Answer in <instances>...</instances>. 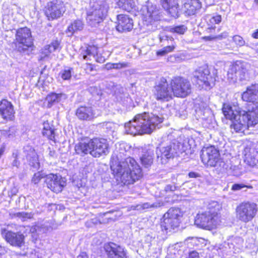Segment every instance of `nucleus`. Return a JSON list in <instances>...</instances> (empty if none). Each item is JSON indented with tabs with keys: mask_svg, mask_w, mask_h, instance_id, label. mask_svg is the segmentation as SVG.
<instances>
[{
	"mask_svg": "<svg viewBox=\"0 0 258 258\" xmlns=\"http://www.w3.org/2000/svg\"><path fill=\"white\" fill-rule=\"evenodd\" d=\"M43 130L42 131H48L50 130H54V126L52 125H50L48 121H44L43 124Z\"/></svg>",
	"mask_w": 258,
	"mask_h": 258,
	"instance_id": "864d4df0",
	"label": "nucleus"
},
{
	"mask_svg": "<svg viewBox=\"0 0 258 258\" xmlns=\"http://www.w3.org/2000/svg\"><path fill=\"white\" fill-rule=\"evenodd\" d=\"M77 258H88V256L85 252H82L77 256Z\"/></svg>",
	"mask_w": 258,
	"mask_h": 258,
	"instance_id": "774afa93",
	"label": "nucleus"
},
{
	"mask_svg": "<svg viewBox=\"0 0 258 258\" xmlns=\"http://www.w3.org/2000/svg\"><path fill=\"white\" fill-rule=\"evenodd\" d=\"M49 151L48 155L50 157L55 158L57 157L56 152L54 150L51 149L50 147L48 148Z\"/></svg>",
	"mask_w": 258,
	"mask_h": 258,
	"instance_id": "4d7b16f0",
	"label": "nucleus"
},
{
	"mask_svg": "<svg viewBox=\"0 0 258 258\" xmlns=\"http://www.w3.org/2000/svg\"><path fill=\"white\" fill-rule=\"evenodd\" d=\"M251 37L254 39H258V29L251 34Z\"/></svg>",
	"mask_w": 258,
	"mask_h": 258,
	"instance_id": "69168bd1",
	"label": "nucleus"
},
{
	"mask_svg": "<svg viewBox=\"0 0 258 258\" xmlns=\"http://www.w3.org/2000/svg\"><path fill=\"white\" fill-rule=\"evenodd\" d=\"M84 23L81 20L78 19L74 21L68 27L67 33L73 35L76 31H81L83 29Z\"/></svg>",
	"mask_w": 258,
	"mask_h": 258,
	"instance_id": "2f4dec72",
	"label": "nucleus"
},
{
	"mask_svg": "<svg viewBox=\"0 0 258 258\" xmlns=\"http://www.w3.org/2000/svg\"><path fill=\"white\" fill-rule=\"evenodd\" d=\"M242 99L243 101L246 102H250L254 101L252 95L248 87H247L246 90L242 93Z\"/></svg>",
	"mask_w": 258,
	"mask_h": 258,
	"instance_id": "37998d69",
	"label": "nucleus"
},
{
	"mask_svg": "<svg viewBox=\"0 0 258 258\" xmlns=\"http://www.w3.org/2000/svg\"><path fill=\"white\" fill-rule=\"evenodd\" d=\"M202 162L211 167L220 166L222 163L219 151L214 147H204L201 152Z\"/></svg>",
	"mask_w": 258,
	"mask_h": 258,
	"instance_id": "ddd939ff",
	"label": "nucleus"
},
{
	"mask_svg": "<svg viewBox=\"0 0 258 258\" xmlns=\"http://www.w3.org/2000/svg\"><path fill=\"white\" fill-rule=\"evenodd\" d=\"M154 98L161 102L168 101L172 98V91L171 86L169 87L166 79L161 78L158 84L154 86L153 89Z\"/></svg>",
	"mask_w": 258,
	"mask_h": 258,
	"instance_id": "4468645a",
	"label": "nucleus"
},
{
	"mask_svg": "<svg viewBox=\"0 0 258 258\" xmlns=\"http://www.w3.org/2000/svg\"><path fill=\"white\" fill-rule=\"evenodd\" d=\"M154 155V150L150 148L148 149L143 154L141 157V161L145 167L148 168L152 164Z\"/></svg>",
	"mask_w": 258,
	"mask_h": 258,
	"instance_id": "c85d7f7f",
	"label": "nucleus"
},
{
	"mask_svg": "<svg viewBox=\"0 0 258 258\" xmlns=\"http://www.w3.org/2000/svg\"><path fill=\"white\" fill-rule=\"evenodd\" d=\"M152 207H157L154 204H150L149 203H145L143 204H139L136 206H132L131 208L134 210H142Z\"/></svg>",
	"mask_w": 258,
	"mask_h": 258,
	"instance_id": "79ce46f5",
	"label": "nucleus"
},
{
	"mask_svg": "<svg viewBox=\"0 0 258 258\" xmlns=\"http://www.w3.org/2000/svg\"><path fill=\"white\" fill-rule=\"evenodd\" d=\"M67 98V95L63 93H51L48 94L46 98L48 102V106L51 107L53 104L58 103Z\"/></svg>",
	"mask_w": 258,
	"mask_h": 258,
	"instance_id": "c756f323",
	"label": "nucleus"
},
{
	"mask_svg": "<svg viewBox=\"0 0 258 258\" xmlns=\"http://www.w3.org/2000/svg\"><path fill=\"white\" fill-rule=\"evenodd\" d=\"M178 189V187L174 184H167L164 187V190L166 192L174 191Z\"/></svg>",
	"mask_w": 258,
	"mask_h": 258,
	"instance_id": "8fccbe9b",
	"label": "nucleus"
},
{
	"mask_svg": "<svg viewBox=\"0 0 258 258\" xmlns=\"http://www.w3.org/2000/svg\"><path fill=\"white\" fill-rule=\"evenodd\" d=\"M97 48L93 46H89L84 50H82L81 55L85 60H90L91 57H95L97 53Z\"/></svg>",
	"mask_w": 258,
	"mask_h": 258,
	"instance_id": "72a5a7b5",
	"label": "nucleus"
},
{
	"mask_svg": "<svg viewBox=\"0 0 258 258\" xmlns=\"http://www.w3.org/2000/svg\"><path fill=\"white\" fill-rule=\"evenodd\" d=\"M13 217L18 218L22 221H27L33 217V215L31 213L25 212H17L12 214Z\"/></svg>",
	"mask_w": 258,
	"mask_h": 258,
	"instance_id": "58836bf2",
	"label": "nucleus"
},
{
	"mask_svg": "<svg viewBox=\"0 0 258 258\" xmlns=\"http://www.w3.org/2000/svg\"><path fill=\"white\" fill-rule=\"evenodd\" d=\"M75 150L76 153L81 156L89 153L95 158L106 155L109 153L107 141L103 138H94L88 143H79L75 146Z\"/></svg>",
	"mask_w": 258,
	"mask_h": 258,
	"instance_id": "20e7f679",
	"label": "nucleus"
},
{
	"mask_svg": "<svg viewBox=\"0 0 258 258\" xmlns=\"http://www.w3.org/2000/svg\"><path fill=\"white\" fill-rule=\"evenodd\" d=\"M233 41L235 43L237 46L241 47L244 45L245 41L243 38L238 35H235L232 37Z\"/></svg>",
	"mask_w": 258,
	"mask_h": 258,
	"instance_id": "a18cd8bd",
	"label": "nucleus"
},
{
	"mask_svg": "<svg viewBox=\"0 0 258 258\" xmlns=\"http://www.w3.org/2000/svg\"><path fill=\"white\" fill-rule=\"evenodd\" d=\"M197 113L201 118L204 120L211 119L213 116L212 110L208 107L203 109L200 108L197 111Z\"/></svg>",
	"mask_w": 258,
	"mask_h": 258,
	"instance_id": "c9c22d12",
	"label": "nucleus"
},
{
	"mask_svg": "<svg viewBox=\"0 0 258 258\" xmlns=\"http://www.w3.org/2000/svg\"><path fill=\"white\" fill-rule=\"evenodd\" d=\"M250 86L252 89L251 91H253L254 94H258V84H252ZM257 100H258V96H257Z\"/></svg>",
	"mask_w": 258,
	"mask_h": 258,
	"instance_id": "052dcab7",
	"label": "nucleus"
},
{
	"mask_svg": "<svg viewBox=\"0 0 258 258\" xmlns=\"http://www.w3.org/2000/svg\"><path fill=\"white\" fill-rule=\"evenodd\" d=\"M24 152L27 160L29 162V164L34 168L38 167L39 166L38 158L34 149L31 147H27L24 148Z\"/></svg>",
	"mask_w": 258,
	"mask_h": 258,
	"instance_id": "bb28decb",
	"label": "nucleus"
},
{
	"mask_svg": "<svg viewBox=\"0 0 258 258\" xmlns=\"http://www.w3.org/2000/svg\"><path fill=\"white\" fill-rule=\"evenodd\" d=\"M224 115L231 118L234 111L242 114V117L248 119L249 124L255 125L258 123V103L250 102L247 105V111L241 109L237 105L231 106L224 104L222 109Z\"/></svg>",
	"mask_w": 258,
	"mask_h": 258,
	"instance_id": "39448f33",
	"label": "nucleus"
},
{
	"mask_svg": "<svg viewBox=\"0 0 258 258\" xmlns=\"http://www.w3.org/2000/svg\"><path fill=\"white\" fill-rule=\"evenodd\" d=\"M17 128L15 126L10 127L8 129L2 130V134L6 137L11 138L14 137L17 132Z\"/></svg>",
	"mask_w": 258,
	"mask_h": 258,
	"instance_id": "ea45409f",
	"label": "nucleus"
},
{
	"mask_svg": "<svg viewBox=\"0 0 258 258\" xmlns=\"http://www.w3.org/2000/svg\"><path fill=\"white\" fill-rule=\"evenodd\" d=\"M16 40L17 43L18 50L20 52H25L33 45L30 30L27 27L17 30L16 34Z\"/></svg>",
	"mask_w": 258,
	"mask_h": 258,
	"instance_id": "2eb2a0df",
	"label": "nucleus"
},
{
	"mask_svg": "<svg viewBox=\"0 0 258 258\" xmlns=\"http://www.w3.org/2000/svg\"><path fill=\"white\" fill-rule=\"evenodd\" d=\"M194 80L196 85L201 89H210L215 81L210 75V71L207 66L199 68L194 73Z\"/></svg>",
	"mask_w": 258,
	"mask_h": 258,
	"instance_id": "9b49d317",
	"label": "nucleus"
},
{
	"mask_svg": "<svg viewBox=\"0 0 258 258\" xmlns=\"http://www.w3.org/2000/svg\"><path fill=\"white\" fill-rule=\"evenodd\" d=\"M181 147L182 145L180 143L170 142L157 147L156 151L157 162L162 164L167 163L169 159L182 152Z\"/></svg>",
	"mask_w": 258,
	"mask_h": 258,
	"instance_id": "0eeeda50",
	"label": "nucleus"
},
{
	"mask_svg": "<svg viewBox=\"0 0 258 258\" xmlns=\"http://www.w3.org/2000/svg\"><path fill=\"white\" fill-rule=\"evenodd\" d=\"M43 177V175L40 172H38L34 174L32 179V181L34 183L36 184L38 183L39 181L41 180V179Z\"/></svg>",
	"mask_w": 258,
	"mask_h": 258,
	"instance_id": "09e8293b",
	"label": "nucleus"
},
{
	"mask_svg": "<svg viewBox=\"0 0 258 258\" xmlns=\"http://www.w3.org/2000/svg\"><path fill=\"white\" fill-rule=\"evenodd\" d=\"M102 126L108 132H112L113 131L114 129L115 124L112 122H106L102 123Z\"/></svg>",
	"mask_w": 258,
	"mask_h": 258,
	"instance_id": "de8ad7c7",
	"label": "nucleus"
},
{
	"mask_svg": "<svg viewBox=\"0 0 258 258\" xmlns=\"http://www.w3.org/2000/svg\"><path fill=\"white\" fill-rule=\"evenodd\" d=\"M45 182L48 188L56 193L61 191L66 185L64 178L60 175L54 174L46 175Z\"/></svg>",
	"mask_w": 258,
	"mask_h": 258,
	"instance_id": "aec40b11",
	"label": "nucleus"
},
{
	"mask_svg": "<svg viewBox=\"0 0 258 258\" xmlns=\"http://www.w3.org/2000/svg\"><path fill=\"white\" fill-rule=\"evenodd\" d=\"M220 208L218 202H211L207 211L197 214L195 221V224L200 228L207 230L216 228L221 222L219 214Z\"/></svg>",
	"mask_w": 258,
	"mask_h": 258,
	"instance_id": "7ed1b4c3",
	"label": "nucleus"
},
{
	"mask_svg": "<svg viewBox=\"0 0 258 258\" xmlns=\"http://www.w3.org/2000/svg\"><path fill=\"white\" fill-rule=\"evenodd\" d=\"M63 3L59 0H53L47 3L45 14L48 19L60 17L66 11Z\"/></svg>",
	"mask_w": 258,
	"mask_h": 258,
	"instance_id": "6ab92c4d",
	"label": "nucleus"
},
{
	"mask_svg": "<svg viewBox=\"0 0 258 258\" xmlns=\"http://www.w3.org/2000/svg\"><path fill=\"white\" fill-rule=\"evenodd\" d=\"M172 94L178 97L184 98L191 91V86L189 80L181 77H174L170 82Z\"/></svg>",
	"mask_w": 258,
	"mask_h": 258,
	"instance_id": "1a4fd4ad",
	"label": "nucleus"
},
{
	"mask_svg": "<svg viewBox=\"0 0 258 258\" xmlns=\"http://www.w3.org/2000/svg\"><path fill=\"white\" fill-rule=\"evenodd\" d=\"M54 130L48 131H42V135L43 136L47 137L49 140L55 141V133Z\"/></svg>",
	"mask_w": 258,
	"mask_h": 258,
	"instance_id": "49530a36",
	"label": "nucleus"
},
{
	"mask_svg": "<svg viewBox=\"0 0 258 258\" xmlns=\"http://www.w3.org/2000/svg\"><path fill=\"white\" fill-rule=\"evenodd\" d=\"M187 258H199V253L196 251H192L189 253Z\"/></svg>",
	"mask_w": 258,
	"mask_h": 258,
	"instance_id": "bf43d9fd",
	"label": "nucleus"
},
{
	"mask_svg": "<svg viewBox=\"0 0 258 258\" xmlns=\"http://www.w3.org/2000/svg\"><path fill=\"white\" fill-rule=\"evenodd\" d=\"M15 110L12 103L6 99L0 101V116L6 120H12Z\"/></svg>",
	"mask_w": 258,
	"mask_h": 258,
	"instance_id": "4be33fe9",
	"label": "nucleus"
},
{
	"mask_svg": "<svg viewBox=\"0 0 258 258\" xmlns=\"http://www.w3.org/2000/svg\"><path fill=\"white\" fill-rule=\"evenodd\" d=\"M94 57L95 58L96 61L99 63H103L105 60V58L104 56H101L100 54H98L97 52Z\"/></svg>",
	"mask_w": 258,
	"mask_h": 258,
	"instance_id": "6e6d98bb",
	"label": "nucleus"
},
{
	"mask_svg": "<svg viewBox=\"0 0 258 258\" xmlns=\"http://www.w3.org/2000/svg\"><path fill=\"white\" fill-rule=\"evenodd\" d=\"M234 113L231 118H229L224 115L225 117L231 120L230 128L231 130H233L236 133H243L246 129L249 127H253L254 125L249 124L248 119L242 117V114L233 111Z\"/></svg>",
	"mask_w": 258,
	"mask_h": 258,
	"instance_id": "f3484780",
	"label": "nucleus"
},
{
	"mask_svg": "<svg viewBox=\"0 0 258 258\" xmlns=\"http://www.w3.org/2000/svg\"><path fill=\"white\" fill-rule=\"evenodd\" d=\"M258 211L257 206L251 202H243L236 208V218L239 221L247 223L251 221Z\"/></svg>",
	"mask_w": 258,
	"mask_h": 258,
	"instance_id": "9d476101",
	"label": "nucleus"
},
{
	"mask_svg": "<svg viewBox=\"0 0 258 258\" xmlns=\"http://www.w3.org/2000/svg\"><path fill=\"white\" fill-rule=\"evenodd\" d=\"M187 30V27L185 25H182L170 28L169 31L171 33H175L182 35Z\"/></svg>",
	"mask_w": 258,
	"mask_h": 258,
	"instance_id": "a19ab883",
	"label": "nucleus"
},
{
	"mask_svg": "<svg viewBox=\"0 0 258 258\" xmlns=\"http://www.w3.org/2000/svg\"><path fill=\"white\" fill-rule=\"evenodd\" d=\"M244 161L248 165L253 167L258 161V152L253 148L246 147L243 152Z\"/></svg>",
	"mask_w": 258,
	"mask_h": 258,
	"instance_id": "393cba45",
	"label": "nucleus"
},
{
	"mask_svg": "<svg viewBox=\"0 0 258 258\" xmlns=\"http://www.w3.org/2000/svg\"><path fill=\"white\" fill-rule=\"evenodd\" d=\"M215 28H216L215 26H214V27L211 26V27L208 28L206 30V31H207V33H212L213 32V31H215Z\"/></svg>",
	"mask_w": 258,
	"mask_h": 258,
	"instance_id": "0e129e2a",
	"label": "nucleus"
},
{
	"mask_svg": "<svg viewBox=\"0 0 258 258\" xmlns=\"http://www.w3.org/2000/svg\"><path fill=\"white\" fill-rule=\"evenodd\" d=\"M156 54L158 56H164L166 54V53H165V51L163 48L162 49L157 51Z\"/></svg>",
	"mask_w": 258,
	"mask_h": 258,
	"instance_id": "e2e57ef3",
	"label": "nucleus"
},
{
	"mask_svg": "<svg viewBox=\"0 0 258 258\" xmlns=\"http://www.w3.org/2000/svg\"><path fill=\"white\" fill-rule=\"evenodd\" d=\"M164 112L163 108L157 107L152 113L145 112L137 114L132 120L125 123L126 133L133 136L151 134L163 122Z\"/></svg>",
	"mask_w": 258,
	"mask_h": 258,
	"instance_id": "f257e3e1",
	"label": "nucleus"
},
{
	"mask_svg": "<svg viewBox=\"0 0 258 258\" xmlns=\"http://www.w3.org/2000/svg\"><path fill=\"white\" fill-rule=\"evenodd\" d=\"M18 11H19V8L16 6H14L11 9L8 10V16H11V17L13 18L15 12L18 13Z\"/></svg>",
	"mask_w": 258,
	"mask_h": 258,
	"instance_id": "603ef678",
	"label": "nucleus"
},
{
	"mask_svg": "<svg viewBox=\"0 0 258 258\" xmlns=\"http://www.w3.org/2000/svg\"><path fill=\"white\" fill-rule=\"evenodd\" d=\"M108 6L106 4L97 5L87 14V21L92 27H96L107 15Z\"/></svg>",
	"mask_w": 258,
	"mask_h": 258,
	"instance_id": "dca6fc26",
	"label": "nucleus"
},
{
	"mask_svg": "<svg viewBox=\"0 0 258 258\" xmlns=\"http://www.w3.org/2000/svg\"><path fill=\"white\" fill-rule=\"evenodd\" d=\"M188 176L189 177V178H196L198 177H200L201 176L200 174L198 173L195 172H190L188 174Z\"/></svg>",
	"mask_w": 258,
	"mask_h": 258,
	"instance_id": "680f3d73",
	"label": "nucleus"
},
{
	"mask_svg": "<svg viewBox=\"0 0 258 258\" xmlns=\"http://www.w3.org/2000/svg\"><path fill=\"white\" fill-rule=\"evenodd\" d=\"M37 228H38V226H32L30 228L29 230H30V232H31L32 233H34L37 231Z\"/></svg>",
	"mask_w": 258,
	"mask_h": 258,
	"instance_id": "338daca9",
	"label": "nucleus"
},
{
	"mask_svg": "<svg viewBox=\"0 0 258 258\" xmlns=\"http://www.w3.org/2000/svg\"><path fill=\"white\" fill-rule=\"evenodd\" d=\"M250 66L246 62L237 61L230 65L227 73L228 79L234 83L238 81L244 83L250 79Z\"/></svg>",
	"mask_w": 258,
	"mask_h": 258,
	"instance_id": "423d86ee",
	"label": "nucleus"
},
{
	"mask_svg": "<svg viewBox=\"0 0 258 258\" xmlns=\"http://www.w3.org/2000/svg\"><path fill=\"white\" fill-rule=\"evenodd\" d=\"M130 67V64L127 62H122L118 63H107L105 65V68L107 70L111 69L119 70Z\"/></svg>",
	"mask_w": 258,
	"mask_h": 258,
	"instance_id": "e433bc0d",
	"label": "nucleus"
},
{
	"mask_svg": "<svg viewBox=\"0 0 258 258\" xmlns=\"http://www.w3.org/2000/svg\"><path fill=\"white\" fill-rule=\"evenodd\" d=\"M201 7L199 0H190L184 5V12L188 16L194 15Z\"/></svg>",
	"mask_w": 258,
	"mask_h": 258,
	"instance_id": "cd10ccee",
	"label": "nucleus"
},
{
	"mask_svg": "<svg viewBox=\"0 0 258 258\" xmlns=\"http://www.w3.org/2000/svg\"><path fill=\"white\" fill-rule=\"evenodd\" d=\"M117 6L115 8H121L122 10L130 12L135 6L134 0H115Z\"/></svg>",
	"mask_w": 258,
	"mask_h": 258,
	"instance_id": "473e14b6",
	"label": "nucleus"
},
{
	"mask_svg": "<svg viewBox=\"0 0 258 258\" xmlns=\"http://www.w3.org/2000/svg\"><path fill=\"white\" fill-rule=\"evenodd\" d=\"M73 72V68L69 67H64L58 74V77L63 80H70L72 78Z\"/></svg>",
	"mask_w": 258,
	"mask_h": 258,
	"instance_id": "f704fd0d",
	"label": "nucleus"
},
{
	"mask_svg": "<svg viewBox=\"0 0 258 258\" xmlns=\"http://www.w3.org/2000/svg\"><path fill=\"white\" fill-rule=\"evenodd\" d=\"M76 115L80 120H90L96 117L92 107L81 106L76 111Z\"/></svg>",
	"mask_w": 258,
	"mask_h": 258,
	"instance_id": "a878e982",
	"label": "nucleus"
},
{
	"mask_svg": "<svg viewBox=\"0 0 258 258\" xmlns=\"http://www.w3.org/2000/svg\"><path fill=\"white\" fill-rule=\"evenodd\" d=\"M245 187H246V186L243 184L235 183L232 185V189L233 190H238Z\"/></svg>",
	"mask_w": 258,
	"mask_h": 258,
	"instance_id": "5fc2aeb1",
	"label": "nucleus"
},
{
	"mask_svg": "<svg viewBox=\"0 0 258 258\" xmlns=\"http://www.w3.org/2000/svg\"><path fill=\"white\" fill-rule=\"evenodd\" d=\"M228 36V33L225 31L219 35H211L210 36H205L203 37V39L206 41L221 40L226 38Z\"/></svg>",
	"mask_w": 258,
	"mask_h": 258,
	"instance_id": "4c0bfd02",
	"label": "nucleus"
},
{
	"mask_svg": "<svg viewBox=\"0 0 258 258\" xmlns=\"http://www.w3.org/2000/svg\"><path fill=\"white\" fill-rule=\"evenodd\" d=\"M110 168L116 180L124 185L134 183L142 176L141 168L136 161L131 157L119 161L113 156L110 161Z\"/></svg>",
	"mask_w": 258,
	"mask_h": 258,
	"instance_id": "f03ea898",
	"label": "nucleus"
},
{
	"mask_svg": "<svg viewBox=\"0 0 258 258\" xmlns=\"http://www.w3.org/2000/svg\"><path fill=\"white\" fill-rule=\"evenodd\" d=\"M19 154L17 151L13 152L12 155V158L13 160L11 163V165L13 168L16 167L18 169L20 166V162L18 160Z\"/></svg>",
	"mask_w": 258,
	"mask_h": 258,
	"instance_id": "c03bdc74",
	"label": "nucleus"
},
{
	"mask_svg": "<svg viewBox=\"0 0 258 258\" xmlns=\"http://www.w3.org/2000/svg\"><path fill=\"white\" fill-rule=\"evenodd\" d=\"M181 211L178 208H171L164 214L161 221L160 226L162 231L166 233L177 228L180 224Z\"/></svg>",
	"mask_w": 258,
	"mask_h": 258,
	"instance_id": "6e6552de",
	"label": "nucleus"
},
{
	"mask_svg": "<svg viewBox=\"0 0 258 258\" xmlns=\"http://www.w3.org/2000/svg\"><path fill=\"white\" fill-rule=\"evenodd\" d=\"M104 249L108 258H127L126 250L114 243L105 244Z\"/></svg>",
	"mask_w": 258,
	"mask_h": 258,
	"instance_id": "412c9836",
	"label": "nucleus"
},
{
	"mask_svg": "<svg viewBox=\"0 0 258 258\" xmlns=\"http://www.w3.org/2000/svg\"><path fill=\"white\" fill-rule=\"evenodd\" d=\"M118 24L116 30L120 32H128L133 28V21L127 15L120 14L117 16Z\"/></svg>",
	"mask_w": 258,
	"mask_h": 258,
	"instance_id": "5701e85b",
	"label": "nucleus"
},
{
	"mask_svg": "<svg viewBox=\"0 0 258 258\" xmlns=\"http://www.w3.org/2000/svg\"><path fill=\"white\" fill-rule=\"evenodd\" d=\"M1 233L11 245L19 248L24 245L25 236L20 231L15 232L6 228H2Z\"/></svg>",
	"mask_w": 258,
	"mask_h": 258,
	"instance_id": "a211bd4d",
	"label": "nucleus"
},
{
	"mask_svg": "<svg viewBox=\"0 0 258 258\" xmlns=\"http://www.w3.org/2000/svg\"><path fill=\"white\" fill-rule=\"evenodd\" d=\"M161 18V13L157 6L149 4L147 7V13L144 17V25L148 27V30L154 31L157 29L158 22Z\"/></svg>",
	"mask_w": 258,
	"mask_h": 258,
	"instance_id": "f8f14e48",
	"label": "nucleus"
},
{
	"mask_svg": "<svg viewBox=\"0 0 258 258\" xmlns=\"http://www.w3.org/2000/svg\"><path fill=\"white\" fill-rule=\"evenodd\" d=\"M175 46L174 45H170V46H167L166 47H163V49H164V51H165V53L167 54L169 52H171L173 51L175 48Z\"/></svg>",
	"mask_w": 258,
	"mask_h": 258,
	"instance_id": "13d9d810",
	"label": "nucleus"
},
{
	"mask_svg": "<svg viewBox=\"0 0 258 258\" xmlns=\"http://www.w3.org/2000/svg\"><path fill=\"white\" fill-rule=\"evenodd\" d=\"M162 7L172 17L179 16V5L178 0H161Z\"/></svg>",
	"mask_w": 258,
	"mask_h": 258,
	"instance_id": "b1692460",
	"label": "nucleus"
},
{
	"mask_svg": "<svg viewBox=\"0 0 258 258\" xmlns=\"http://www.w3.org/2000/svg\"><path fill=\"white\" fill-rule=\"evenodd\" d=\"M222 18L221 15H216L212 17L209 22L212 24H219L221 22Z\"/></svg>",
	"mask_w": 258,
	"mask_h": 258,
	"instance_id": "3c124183",
	"label": "nucleus"
},
{
	"mask_svg": "<svg viewBox=\"0 0 258 258\" xmlns=\"http://www.w3.org/2000/svg\"><path fill=\"white\" fill-rule=\"evenodd\" d=\"M60 42L58 40H54L50 44L45 45L42 50L44 56H48L50 53L60 50Z\"/></svg>",
	"mask_w": 258,
	"mask_h": 258,
	"instance_id": "7c9ffc66",
	"label": "nucleus"
}]
</instances>
